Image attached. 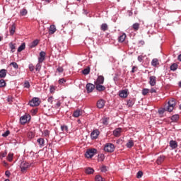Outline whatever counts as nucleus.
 I'll return each instance as SVG.
<instances>
[{"label": "nucleus", "instance_id": "1", "mask_svg": "<svg viewBox=\"0 0 181 181\" xmlns=\"http://www.w3.org/2000/svg\"><path fill=\"white\" fill-rule=\"evenodd\" d=\"M168 105L167 106H165L163 108H160L158 110V113L160 115H163L165 112L168 111V112H172L173 110L175 109V107H176V100L174 98H171L168 101Z\"/></svg>", "mask_w": 181, "mask_h": 181}, {"label": "nucleus", "instance_id": "2", "mask_svg": "<svg viewBox=\"0 0 181 181\" xmlns=\"http://www.w3.org/2000/svg\"><path fill=\"white\" fill-rule=\"evenodd\" d=\"M115 150V146L111 143H107L105 145L104 147V151L105 152H109V153H112Z\"/></svg>", "mask_w": 181, "mask_h": 181}, {"label": "nucleus", "instance_id": "3", "mask_svg": "<svg viewBox=\"0 0 181 181\" xmlns=\"http://www.w3.org/2000/svg\"><path fill=\"white\" fill-rule=\"evenodd\" d=\"M40 105V100H39V98H33L29 101V105H30V107H37Z\"/></svg>", "mask_w": 181, "mask_h": 181}, {"label": "nucleus", "instance_id": "4", "mask_svg": "<svg viewBox=\"0 0 181 181\" xmlns=\"http://www.w3.org/2000/svg\"><path fill=\"white\" fill-rule=\"evenodd\" d=\"M95 153H97V149L92 148V149L88 150L86 151L85 156H86V158H93V156H94Z\"/></svg>", "mask_w": 181, "mask_h": 181}, {"label": "nucleus", "instance_id": "5", "mask_svg": "<svg viewBox=\"0 0 181 181\" xmlns=\"http://www.w3.org/2000/svg\"><path fill=\"white\" fill-rule=\"evenodd\" d=\"M28 121H30V115H25L24 116H22L20 118V122H21V124H22V125L26 124Z\"/></svg>", "mask_w": 181, "mask_h": 181}, {"label": "nucleus", "instance_id": "6", "mask_svg": "<svg viewBox=\"0 0 181 181\" xmlns=\"http://www.w3.org/2000/svg\"><path fill=\"white\" fill-rule=\"evenodd\" d=\"M29 163H28V162L26 161H22L21 165H20V168L21 169V172H25L26 170H28L29 168Z\"/></svg>", "mask_w": 181, "mask_h": 181}, {"label": "nucleus", "instance_id": "7", "mask_svg": "<svg viewBox=\"0 0 181 181\" xmlns=\"http://www.w3.org/2000/svg\"><path fill=\"white\" fill-rule=\"evenodd\" d=\"M148 84H150L151 87H155V86H156V76H151L149 77Z\"/></svg>", "mask_w": 181, "mask_h": 181}, {"label": "nucleus", "instance_id": "8", "mask_svg": "<svg viewBox=\"0 0 181 181\" xmlns=\"http://www.w3.org/2000/svg\"><path fill=\"white\" fill-rule=\"evenodd\" d=\"M86 88L88 93H93V90L95 88V85L93 83H87Z\"/></svg>", "mask_w": 181, "mask_h": 181}, {"label": "nucleus", "instance_id": "9", "mask_svg": "<svg viewBox=\"0 0 181 181\" xmlns=\"http://www.w3.org/2000/svg\"><path fill=\"white\" fill-rule=\"evenodd\" d=\"M46 59V52L41 51L40 52V57L38 58V63H43Z\"/></svg>", "mask_w": 181, "mask_h": 181}, {"label": "nucleus", "instance_id": "10", "mask_svg": "<svg viewBox=\"0 0 181 181\" xmlns=\"http://www.w3.org/2000/svg\"><path fill=\"white\" fill-rule=\"evenodd\" d=\"M98 135H100V131L98 129L93 130L90 134V138L92 139H97Z\"/></svg>", "mask_w": 181, "mask_h": 181}, {"label": "nucleus", "instance_id": "11", "mask_svg": "<svg viewBox=\"0 0 181 181\" xmlns=\"http://www.w3.org/2000/svg\"><path fill=\"white\" fill-rule=\"evenodd\" d=\"M95 88L98 91L105 90V86H103L102 83H95Z\"/></svg>", "mask_w": 181, "mask_h": 181}, {"label": "nucleus", "instance_id": "12", "mask_svg": "<svg viewBox=\"0 0 181 181\" xmlns=\"http://www.w3.org/2000/svg\"><path fill=\"white\" fill-rule=\"evenodd\" d=\"M119 97H121V98H127V97H128V90L126 89V90L119 91Z\"/></svg>", "mask_w": 181, "mask_h": 181}, {"label": "nucleus", "instance_id": "13", "mask_svg": "<svg viewBox=\"0 0 181 181\" xmlns=\"http://www.w3.org/2000/svg\"><path fill=\"white\" fill-rule=\"evenodd\" d=\"M104 76H98V78L95 81V84H104Z\"/></svg>", "mask_w": 181, "mask_h": 181}, {"label": "nucleus", "instance_id": "14", "mask_svg": "<svg viewBox=\"0 0 181 181\" xmlns=\"http://www.w3.org/2000/svg\"><path fill=\"white\" fill-rule=\"evenodd\" d=\"M122 132V129L117 128L115 130L113 131V135L114 136H121V133Z\"/></svg>", "mask_w": 181, "mask_h": 181}, {"label": "nucleus", "instance_id": "15", "mask_svg": "<svg viewBox=\"0 0 181 181\" xmlns=\"http://www.w3.org/2000/svg\"><path fill=\"white\" fill-rule=\"evenodd\" d=\"M104 105H105V101L104 100L100 99L97 102L98 108H104Z\"/></svg>", "mask_w": 181, "mask_h": 181}, {"label": "nucleus", "instance_id": "16", "mask_svg": "<svg viewBox=\"0 0 181 181\" xmlns=\"http://www.w3.org/2000/svg\"><path fill=\"white\" fill-rule=\"evenodd\" d=\"M170 146L172 149H176L177 148V142L175 140H171L170 141Z\"/></svg>", "mask_w": 181, "mask_h": 181}, {"label": "nucleus", "instance_id": "17", "mask_svg": "<svg viewBox=\"0 0 181 181\" xmlns=\"http://www.w3.org/2000/svg\"><path fill=\"white\" fill-rule=\"evenodd\" d=\"M125 39H127V34L122 33L119 37H118V42L120 43H122L125 41Z\"/></svg>", "mask_w": 181, "mask_h": 181}, {"label": "nucleus", "instance_id": "18", "mask_svg": "<svg viewBox=\"0 0 181 181\" xmlns=\"http://www.w3.org/2000/svg\"><path fill=\"white\" fill-rule=\"evenodd\" d=\"M37 45H39V40H35L29 45V47L30 49H33V47H36Z\"/></svg>", "mask_w": 181, "mask_h": 181}, {"label": "nucleus", "instance_id": "19", "mask_svg": "<svg viewBox=\"0 0 181 181\" xmlns=\"http://www.w3.org/2000/svg\"><path fill=\"white\" fill-rule=\"evenodd\" d=\"M37 142L39 143L40 148H43V146H45V139H42V138L37 139Z\"/></svg>", "mask_w": 181, "mask_h": 181}, {"label": "nucleus", "instance_id": "20", "mask_svg": "<svg viewBox=\"0 0 181 181\" xmlns=\"http://www.w3.org/2000/svg\"><path fill=\"white\" fill-rule=\"evenodd\" d=\"M6 77V69L0 70V78H5Z\"/></svg>", "mask_w": 181, "mask_h": 181}, {"label": "nucleus", "instance_id": "21", "mask_svg": "<svg viewBox=\"0 0 181 181\" xmlns=\"http://www.w3.org/2000/svg\"><path fill=\"white\" fill-rule=\"evenodd\" d=\"M85 173L87 175H93V173H94V169H93L92 168H87L85 169Z\"/></svg>", "mask_w": 181, "mask_h": 181}, {"label": "nucleus", "instance_id": "22", "mask_svg": "<svg viewBox=\"0 0 181 181\" xmlns=\"http://www.w3.org/2000/svg\"><path fill=\"white\" fill-rule=\"evenodd\" d=\"M165 156H160L158 158H157V164L158 165H160V163H162V162H163V160H165Z\"/></svg>", "mask_w": 181, "mask_h": 181}, {"label": "nucleus", "instance_id": "23", "mask_svg": "<svg viewBox=\"0 0 181 181\" xmlns=\"http://www.w3.org/2000/svg\"><path fill=\"white\" fill-rule=\"evenodd\" d=\"M16 30V26H15V24H13L11 28H10V35L11 36H13L15 35V31Z\"/></svg>", "mask_w": 181, "mask_h": 181}, {"label": "nucleus", "instance_id": "24", "mask_svg": "<svg viewBox=\"0 0 181 181\" xmlns=\"http://www.w3.org/2000/svg\"><path fill=\"white\" fill-rule=\"evenodd\" d=\"M55 32H56V26L54 25H50L49 33L50 35H53V33H54Z\"/></svg>", "mask_w": 181, "mask_h": 181}, {"label": "nucleus", "instance_id": "25", "mask_svg": "<svg viewBox=\"0 0 181 181\" xmlns=\"http://www.w3.org/2000/svg\"><path fill=\"white\" fill-rule=\"evenodd\" d=\"M26 47V44H25V42L22 43L21 45H20L18 48V52H22L23 50H25Z\"/></svg>", "mask_w": 181, "mask_h": 181}, {"label": "nucleus", "instance_id": "26", "mask_svg": "<svg viewBox=\"0 0 181 181\" xmlns=\"http://www.w3.org/2000/svg\"><path fill=\"white\" fill-rule=\"evenodd\" d=\"M135 104V99H129L127 100V106L132 107Z\"/></svg>", "mask_w": 181, "mask_h": 181}, {"label": "nucleus", "instance_id": "27", "mask_svg": "<svg viewBox=\"0 0 181 181\" xmlns=\"http://www.w3.org/2000/svg\"><path fill=\"white\" fill-rule=\"evenodd\" d=\"M100 29L101 30H103V32H105L106 30H108V25H107V23H103L100 25Z\"/></svg>", "mask_w": 181, "mask_h": 181}, {"label": "nucleus", "instance_id": "28", "mask_svg": "<svg viewBox=\"0 0 181 181\" xmlns=\"http://www.w3.org/2000/svg\"><path fill=\"white\" fill-rule=\"evenodd\" d=\"M177 64L174 63L170 66V69L172 71H176V70H177Z\"/></svg>", "mask_w": 181, "mask_h": 181}, {"label": "nucleus", "instance_id": "29", "mask_svg": "<svg viewBox=\"0 0 181 181\" xmlns=\"http://www.w3.org/2000/svg\"><path fill=\"white\" fill-rule=\"evenodd\" d=\"M139 26H140L139 23H135L133 24L132 28L134 30L136 31L139 30Z\"/></svg>", "mask_w": 181, "mask_h": 181}, {"label": "nucleus", "instance_id": "30", "mask_svg": "<svg viewBox=\"0 0 181 181\" xmlns=\"http://www.w3.org/2000/svg\"><path fill=\"white\" fill-rule=\"evenodd\" d=\"M82 74L84 76H87V74H90V67H87L82 71Z\"/></svg>", "mask_w": 181, "mask_h": 181}, {"label": "nucleus", "instance_id": "31", "mask_svg": "<svg viewBox=\"0 0 181 181\" xmlns=\"http://www.w3.org/2000/svg\"><path fill=\"white\" fill-rule=\"evenodd\" d=\"M159 61L158 60V59H153L151 61V65L153 66V67H156V66H158Z\"/></svg>", "mask_w": 181, "mask_h": 181}, {"label": "nucleus", "instance_id": "32", "mask_svg": "<svg viewBox=\"0 0 181 181\" xmlns=\"http://www.w3.org/2000/svg\"><path fill=\"white\" fill-rule=\"evenodd\" d=\"M127 148H132L134 146V141L129 140V141L126 144Z\"/></svg>", "mask_w": 181, "mask_h": 181}, {"label": "nucleus", "instance_id": "33", "mask_svg": "<svg viewBox=\"0 0 181 181\" xmlns=\"http://www.w3.org/2000/svg\"><path fill=\"white\" fill-rule=\"evenodd\" d=\"M81 115V111L80 110H76L74 112V117H75V118H78V117H80Z\"/></svg>", "mask_w": 181, "mask_h": 181}, {"label": "nucleus", "instance_id": "34", "mask_svg": "<svg viewBox=\"0 0 181 181\" xmlns=\"http://www.w3.org/2000/svg\"><path fill=\"white\" fill-rule=\"evenodd\" d=\"M13 159V153H9L7 156V160H8V162H12Z\"/></svg>", "mask_w": 181, "mask_h": 181}, {"label": "nucleus", "instance_id": "35", "mask_svg": "<svg viewBox=\"0 0 181 181\" xmlns=\"http://www.w3.org/2000/svg\"><path fill=\"white\" fill-rule=\"evenodd\" d=\"M9 47H10V49H11L12 53H14V52H15V49H16L15 44L11 42V43L9 44Z\"/></svg>", "mask_w": 181, "mask_h": 181}, {"label": "nucleus", "instance_id": "36", "mask_svg": "<svg viewBox=\"0 0 181 181\" xmlns=\"http://www.w3.org/2000/svg\"><path fill=\"white\" fill-rule=\"evenodd\" d=\"M61 129L63 132H68L69 127L66 125H62L61 126Z\"/></svg>", "mask_w": 181, "mask_h": 181}, {"label": "nucleus", "instance_id": "37", "mask_svg": "<svg viewBox=\"0 0 181 181\" xmlns=\"http://www.w3.org/2000/svg\"><path fill=\"white\" fill-rule=\"evenodd\" d=\"M102 123L103 125H108V118L104 117L101 119Z\"/></svg>", "mask_w": 181, "mask_h": 181}, {"label": "nucleus", "instance_id": "38", "mask_svg": "<svg viewBox=\"0 0 181 181\" xmlns=\"http://www.w3.org/2000/svg\"><path fill=\"white\" fill-rule=\"evenodd\" d=\"M150 90L148 88H144L142 90V95H146L147 94H148Z\"/></svg>", "mask_w": 181, "mask_h": 181}, {"label": "nucleus", "instance_id": "39", "mask_svg": "<svg viewBox=\"0 0 181 181\" xmlns=\"http://www.w3.org/2000/svg\"><path fill=\"white\" fill-rule=\"evenodd\" d=\"M179 119V115H174L171 117L172 121H177Z\"/></svg>", "mask_w": 181, "mask_h": 181}, {"label": "nucleus", "instance_id": "40", "mask_svg": "<svg viewBox=\"0 0 181 181\" xmlns=\"http://www.w3.org/2000/svg\"><path fill=\"white\" fill-rule=\"evenodd\" d=\"M6 86V82L4 79L0 80V87H5Z\"/></svg>", "mask_w": 181, "mask_h": 181}, {"label": "nucleus", "instance_id": "41", "mask_svg": "<svg viewBox=\"0 0 181 181\" xmlns=\"http://www.w3.org/2000/svg\"><path fill=\"white\" fill-rule=\"evenodd\" d=\"M24 88H30V83H29V81H25V82H24Z\"/></svg>", "mask_w": 181, "mask_h": 181}, {"label": "nucleus", "instance_id": "42", "mask_svg": "<svg viewBox=\"0 0 181 181\" xmlns=\"http://www.w3.org/2000/svg\"><path fill=\"white\" fill-rule=\"evenodd\" d=\"M40 69H42V65H40V63L38 62L35 66V70L36 71H40Z\"/></svg>", "mask_w": 181, "mask_h": 181}, {"label": "nucleus", "instance_id": "43", "mask_svg": "<svg viewBox=\"0 0 181 181\" xmlns=\"http://www.w3.org/2000/svg\"><path fill=\"white\" fill-rule=\"evenodd\" d=\"M10 66H12L14 69H18L19 66H18V64L16 62H11L10 64Z\"/></svg>", "mask_w": 181, "mask_h": 181}, {"label": "nucleus", "instance_id": "44", "mask_svg": "<svg viewBox=\"0 0 181 181\" xmlns=\"http://www.w3.org/2000/svg\"><path fill=\"white\" fill-rule=\"evenodd\" d=\"M95 181H104V179L100 175H96Z\"/></svg>", "mask_w": 181, "mask_h": 181}, {"label": "nucleus", "instance_id": "45", "mask_svg": "<svg viewBox=\"0 0 181 181\" xmlns=\"http://www.w3.org/2000/svg\"><path fill=\"white\" fill-rule=\"evenodd\" d=\"M156 88H151L150 90V93H151V94H156L157 90H156Z\"/></svg>", "mask_w": 181, "mask_h": 181}, {"label": "nucleus", "instance_id": "46", "mask_svg": "<svg viewBox=\"0 0 181 181\" xmlns=\"http://www.w3.org/2000/svg\"><path fill=\"white\" fill-rule=\"evenodd\" d=\"M28 13V11L26 9H23L21 11V15H22V16H25V15H26Z\"/></svg>", "mask_w": 181, "mask_h": 181}, {"label": "nucleus", "instance_id": "47", "mask_svg": "<svg viewBox=\"0 0 181 181\" xmlns=\"http://www.w3.org/2000/svg\"><path fill=\"white\" fill-rule=\"evenodd\" d=\"M144 175V173H142V171H139V172L137 173L136 177H137L138 179H140V177H142V175Z\"/></svg>", "mask_w": 181, "mask_h": 181}, {"label": "nucleus", "instance_id": "48", "mask_svg": "<svg viewBox=\"0 0 181 181\" xmlns=\"http://www.w3.org/2000/svg\"><path fill=\"white\" fill-rule=\"evenodd\" d=\"M57 72L58 73H63V71H64V69H63V67H62V66H59L57 69Z\"/></svg>", "mask_w": 181, "mask_h": 181}, {"label": "nucleus", "instance_id": "49", "mask_svg": "<svg viewBox=\"0 0 181 181\" xmlns=\"http://www.w3.org/2000/svg\"><path fill=\"white\" fill-rule=\"evenodd\" d=\"M28 67H29L30 71H33V70H35V66H33L32 64H30Z\"/></svg>", "mask_w": 181, "mask_h": 181}, {"label": "nucleus", "instance_id": "50", "mask_svg": "<svg viewBox=\"0 0 181 181\" xmlns=\"http://www.w3.org/2000/svg\"><path fill=\"white\" fill-rule=\"evenodd\" d=\"M53 96H50L49 98H48L47 101L48 103H50V104H53Z\"/></svg>", "mask_w": 181, "mask_h": 181}, {"label": "nucleus", "instance_id": "51", "mask_svg": "<svg viewBox=\"0 0 181 181\" xmlns=\"http://www.w3.org/2000/svg\"><path fill=\"white\" fill-rule=\"evenodd\" d=\"M66 83V81L64 80V78H62L59 80V84H64Z\"/></svg>", "mask_w": 181, "mask_h": 181}, {"label": "nucleus", "instance_id": "52", "mask_svg": "<svg viewBox=\"0 0 181 181\" xmlns=\"http://www.w3.org/2000/svg\"><path fill=\"white\" fill-rule=\"evenodd\" d=\"M138 62H139L140 63H141V62L144 60V57L142 55H139L137 58Z\"/></svg>", "mask_w": 181, "mask_h": 181}, {"label": "nucleus", "instance_id": "53", "mask_svg": "<svg viewBox=\"0 0 181 181\" xmlns=\"http://www.w3.org/2000/svg\"><path fill=\"white\" fill-rule=\"evenodd\" d=\"M62 105V103L60 101H57L55 105V108H59V107Z\"/></svg>", "mask_w": 181, "mask_h": 181}, {"label": "nucleus", "instance_id": "54", "mask_svg": "<svg viewBox=\"0 0 181 181\" xmlns=\"http://www.w3.org/2000/svg\"><path fill=\"white\" fill-rule=\"evenodd\" d=\"M101 172L105 173L107 172V167L105 165H103L101 168H100Z\"/></svg>", "mask_w": 181, "mask_h": 181}, {"label": "nucleus", "instance_id": "55", "mask_svg": "<svg viewBox=\"0 0 181 181\" xmlns=\"http://www.w3.org/2000/svg\"><path fill=\"white\" fill-rule=\"evenodd\" d=\"M9 134H10L9 130H7L6 132H4L2 134V136L6 137V136H8V135H9Z\"/></svg>", "mask_w": 181, "mask_h": 181}, {"label": "nucleus", "instance_id": "56", "mask_svg": "<svg viewBox=\"0 0 181 181\" xmlns=\"http://www.w3.org/2000/svg\"><path fill=\"white\" fill-rule=\"evenodd\" d=\"M137 67L136 66H134L132 69V73H135L136 71Z\"/></svg>", "mask_w": 181, "mask_h": 181}, {"label": "nucleus", "instance_id": "57", "mask_svg": "<svg viewBox=\"0 0 181 181\" xmlns=\"http://www.w3.org/2000/svg\"><path fill=\"white\" fill-rule=\"evenodd\" d=\"M44 135H45V136H49V131L45 130L44 132Z\"/></svg>", "mask_w": 181, "mask_h": 181}, {"label": "nucleus", "instance_id": "58", "mask_svg": "<svg viewBox=\"0 0 181 181\" xmlns=\"http://www.w3.org/2000/svg\"><path fill=\"white\" fill-rule=\"evenodd\" d=\"M5 175L6 176H7V177H9V176H11V172L7 170L6 171Z\"/></svg>", "mask_w": 181, "mask_h": 181}, {"label": "nucleus", "instance_id": "59", "mask_svg": "<svg viewBox=\"0 0 181 181\" xmlns=\"http://www.w3.org/2000/svg\"><path fill=\"white\" fill-rule=\"evenodd\" d=\"M139 43L141 44V45H145V42L144 41H139Z\"/></svg>", "mask_w": 181, "mask_h": 181}, {"label": "nucleus", "instance_id": "60", "mask_svg": "<svg viewBox=\"0 0 181 181\" xmlns=\"http://www.w3.org/2000/svg\"><path fill=\"white\" fill-rule=\"evenodd\" d=\"M178 60L179 62H181V54L178 56Z\"/></svg>", "mask_w": 181, "mask_h": 181}, {"label": "nucleus", "instance_id": "61", "mask_svg": "<svg viewBox=\"0 0 181 181\" xmlns=\"http://www.w3.org/2000/svg\"><path fill=\"white\" fill-rule=\"evenodd\" d=\"M178 86H179V87L181 88V81H180V82L178 83Z\"/></svg>", "mask_w": 181, "mask_h": 181}, {"label": "nucleus", "instance_id": "62", "mask_svg": "<svg viewBox=\"0 0 181 181\" xmlns=\"http://www.w3.org/2000/svg\"><path fill=\"white\" fill-rule=\"evenodd\" d=\"M44 1H45V2H47V4L50 2V0H44Z\"/></svg>", "mask_w": 181, "mask_h": 181}, {"label": "nucleus", "instance_id": "63", "mask_svg": "<svg viewBox=\"0 0 181 181\" xmlns=\"http://www.w3.org/2000/svg\"><path fill=\"white\" fill-rule=\"evenodd\" d=\"M2 41V37L0 36V42Z\"/></svg>", "mask_w": 181, "mask_h": 181}, {"label": "nucleus", "instance_id": "64", "mask_svg": "<svg viewBox=\"0 0 181 181\" xmlns=\"http://www.w3.org/2000/svg\"><path fill=\"white\" fill-rule=\"evenodd\" d=\"M180 110H181V104L180 105Z\"/></svg>", "mask_w": 181, "mask_h": 181}]
</instances>
